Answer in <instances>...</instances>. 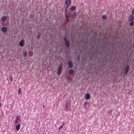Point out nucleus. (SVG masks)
Listing matches in <instances>:
<instances>
[{"label":"nucleus","mask_w":134,"mask_h":134,"mask_svg":"<svg viewBox=\"0 0 134 134\" xmlns=\"http://www.w3.org/2000/svg\"><path fill=\"white\" fill-rule=\"evenodd\" d=\"M64 40L65 43V44L67 48H68L70 46V43L69 41L67 40L65 37L64 38Z\"/></svg>","instance_id":"f257e3e1"},{"label":"nucleus","mask_w":134,"mask_h":134,"mask_svg":"<svg viewBox=\"0 0 134 134\" xmlns=\"http://www.w3.org/2000/svg\"><path fill=\"white\" fill-rule=\"evenodd\" d=\"M62 72V68L60 66H58L57 72V75L59 76L61 74Z\"/></svg>","instance_id":"f03ea898"},{"label":"nucleus","mask_w":134,"mask_h":134,"mask_svg":"<svg viewBox=\"0 0 134 134\" xmlns=\"http://www.w3.org/2000/svg\"><path fill=\"white\" fill-rule=\"evenodd\" d=\"M134 19V17L133 14H131L129 16V19H128V21L129 22V21H133Z\"/></svg>","instance_id":"7ed1b4c3"},{"label":"nucleus","mask_w":134,"mask_h":134,"mask_svg":"<svg viewBox=\"0 0 134 134\" xmlns=\"http://www.w3.org/2000/svg\"><path fill=\"white\" fill-rule=\"evenodd\" d=\"M68 65L70 68H72L73 67V64L72 62L69 61L68 62Z\"/></svg>","instance_id":"20e7f679"},{"label":"nucleus","mask_w":134,"mask_h":134,"mask_svg":"<svg viewBox=\"0 0 134 134\" xmlns=\"http://www.w3.org/2000/svg\"><path fill=\"white\" fill-rule=\"evenodd\" d=\"M75 71L73 69H71L69 71V74L72 76H74L75 73Z\"/></svg>","instance_id":"39448f33"},{"label":"nucleus","mask_w":134,"mask_h":134,"mask_svg":"<svg viewBox=\"0 0 134 134\" xmlns=\"http://www.w3.org/2000/svg\"><path fill=\"white\" fill-rule=\"evenodd\" d=\"M2 31L4 33L6 32L7 30V27L4 26L2 27L1 29Z\"/></svg>","instance_id":"423d86ee"},{"label":"nucleus","mask_w":134,"mask_h":134,"mask_svg":"<svg viewBox=\"0 0 134 134\" xmlns=\"http://www.w3.org/2000/svg\"><path fill=\"white\" fill-rule=\"evenodd\" d=\"M24 40L23 39H22L21 41L19 42V44L20 46L21 47H23L24 45Z\"/></svg>","instance_id":"0eeeda50"},{"label":"nucleus","mask_w":134,"mask_h":134,"mask_svg":"<svg viewBox=\"0 0 134 134\" xmlns=\"http://www.w3.org/2000/svg\"><path fill=\"white\" fill-rule=\"evenodd\" d=\"M66 4L68 6L70 5L71 3V1L70 0H66Z\"/></svg>","instance_id":"6e6552de"},{"label":"nucleus","mask_w":134,"mask_h":134,"mask_svg":"<svg viewBox=\"0 0 134 134\" xmlns=\"http://www.w3.org/2000/svg\"><path fill=\"white\" fill-rule=\"evenodd\" d=\"M7 19V17L4 16L2 17L1 19V21L2 22H4Z\"/></svg>","instance_id":"1a4fd4ad"},{"label":"nucleus","mask_w":134,"mask_h":134,"mask_svg":"<svg viewBox=\"0 0 134 134\" xmlns=\"http://www.w3.org/2000/svg\"><path fill=\"white\" fill-rule=\"evenodd\" d=\"M90 95L89 94H86L85 95V98L87 100L89 99L90 98Z\"/></svg>","instance_id":"9d476101"},{"label":"nucleus","mask_w":134,"mask_h":134,"mask_svg":"<svg viewBox=\"0 0 134 134\" xmlns=\"http://www.w3.org/2000/svg\"><path fill=\"white\" fill-rule=\"evenodd\" d=\"M76 9V7L74 5H73L71 6V7L70 8V9L72 11H74V10Z\"/></svg>","instance_id":"9b49d317"},{"label":"nucleus","mask_w":134,"mask_h":134,"mask_svg":"<svg viewBox=\"0 0 134 134\" xmlns=\"http://www.w3.org/2000/svg\"><path fill=\"white\" fill-rule=\"evenodd\" d=\"M76 14L75 12H74L72 15V18L73 19H74L76 16Z\"/></svg>","instance_id":"f8f14e48"},{"label":"nucleus","mask_w":134,"mask_h":134,"mask_svg":"<svg viewBox=\"0 0 134 134\" xmlns=\"http://www.w3.org/2000/svg\"><path fill=\"white\" fill-rule=\"evenodd\" d=\"M129 22H130L129 23V24L130 25V26H132L134 25V22L133 21H129Z\"/></svg>","instance_id":"ddd939ff"},{"label":"nucleus","mask_w":134,"mask_h":134,"mask_svg":"<svg viewBox=\"0 0 134 134\" xmlns=\"http://www.w3.org/2000/svg\"><path fill=\"white\" fill-rule=\"evenodd\" d=\"M20 125L19 124L16 126V128L17 130L18 131L19 130L20 128Z\"/></svg>","instance_id":"4468645a"},{"label":"nucleus","mask_w":134,"mask_h":134,"mask_svg":"<svg viewBox=\"0 0 134 134\" xmlns=\"http://www.w3.org/2000/svg\"><path fill=\"white\" fill-rule=\"evenodd\" d=\"M102 18L104 20H106L107 19V16L105 15H102Z\"/></svg>","instance_id":"2eb2a0df"},{"label":"nucleus","mask_w":134,"mask_h":134,"mask_svg":"<svg viewBox=\"0 0 134 134\" xmlns=\"http://www.w3.org/2000/svg\"><path fill=\"white\" fill-rule=\"evenodd\" d=\"M106 38L105 37H103L102 38V42H106Z\"/></svg>","instance_id":"dca6fc26"},{"label":"nucleus","mask_w":134,"mask_h":134,"mask_svg":"<svg viewBox=\"0 0 134 134\" xmlns=\"http://www.w3.org/2000/svg\"><path fill=\"white\" fill-rule=\"evenodd\" d=\"M27 54V53L26 51H25V52L23 53V55L24 57H26Z\"/></svg>","instance_id":"f3484780"},{"label":"nucleus","mask_w":134,"mask_h":134,"mask_svg":"<svg viewBox=\"0 0 134 134\" xmlns=\"http://www.w3.org/2000/svg\"><path fill=\"white\" fill-rule=\"evenodd\" d=\"M64 123L63 122V124L61 126H60V127L59 128V130L60 129H62L63 127V125H64Z\"/></svg>","instance_id":"a211bd4d"},{"label":"nucleus","mask_w":134,"mask_h":134,"mask_svg":"<svg viewBox=\"0 0 134 134\" xmlns=\"http://www.w3.org/2000/svg\"><path fill=\"white\" fill-rule=\"evenodd\" d=\"M99 55L100 56V57L99 58H98V60H99V59H100V58H101V59H102V55L101 54H99Z\"/></svg>","instance_id":"6ab92c4d"},{"label":"nucleus","mask_w":134,"mask_h":134,"mask_svg":"<svg viewBox=\"0 0 134 134\" xmlns=\"http://www.w3.org/2000/svg\"><path fill=\"white\" fill-rule=\"evenodd\" d=\"M65 18L66 19L69 18V16L67 14H65Z\"/></svg>","instance_id":"aec40b11"},{"label":"nucleus","mask_w":134,"mask_h":134,"mask_svg":"<svg viewBox=\"0 0 134 134\" xmlns=\"http://www.w3.org/2000/svg\"><path fill=\"white\" fill-rule=\"evenodd\" d=\"M19 120H20V119H19V118L17 116L16 118V121H19Z\"/></svg>","instance_id":"412c9836"},{"label":"nucleus","mask_w":134,"mask_h":134,"mask_svg":"<svg viewBox=\"0 0 134 134\" xmlns=\"http://www.w3.org/2000/svg\"><path fill=\"white\" fill-rule=\"evenodd\" d=\"M65 21L67 22H69L70 20L69 18L66 19Z\"/></svg>","instance_id":"4be33fe9"},{"label":"nucleus","mask_w":134,"mask_h":134,"mask_svg":"<svg viewBox=\"0 0 134 134\" xmlns=\"http://www.w3.org/2000/svg\"><path fill=\"white\" fill-rule=\"evenodd\" d=\"M2 25L3 26H6L7 25V24L6 23L3 22V23Z\"/></svg>","instance_id":"5701e85b"},{"label":"nucleus","mask_w":134,"mask_h":134,"mask_svg":"<svg viewBox=\"0 0 134 134\" xmlns=\"http://www.w3.org/2000/svg\"><path fill=\"white\" fill-rule=\"evenodd\" d=\"M87 103H86V102H85L84 103V105L86 107L87 106Z\"/></svg>","instance_id":"b1692460"},{"label":"nucleus","mask_w":134,"mask_h":134,"mask_svg":"<svg viewBox=\"0 0 134 134\" xmlns=\"http://www.w3.org/2000/svg\"><path fill=\"white\" fill-rule=\"evenodd\" d=\"M127 66H126V75H127V73L129 69H127Z\"/></svg>","instance_id":"393cba45"},{"label":"nucleus","mask_w":134,"mask_h":134,"mask_svg":"<svg viewBox=\"0 0 134 134\" xmlns=\"http://www.w3.org/2000/svg\"><path fill=\"white\" fill-rule=\"evenodd\" d=\"M108 53V51H107V53H105V59H106V57H107V53Z\"/></svg>","instance_id":"a878e982"},{"label":"nucleus","mask_w":134,"mask_h":134,"mask_svg":"<svg viewBox=\"0 0 134 134\" xmlns=\"http://www.w3.org/2000/svg\"><path fill=\"white\" fill-rule=\"evenodd\" d=\"M65 108H66V109H67L68 108V105L66 103V105H65Z\"/></svg>","instance_id":"bb28decb"},{"label":"nucleus","mask_w":134,"mask_h":134,"mask_svg":"<svg viewBox=\"0 0 134 134\" xmlns=\"http://www.w3.org/2000/svg\"><path fill=\"white\" fill-rule=\"evenodd\" d=\"M67 10L66 9H65V14H67Z\"/></svg>","instance_id":"cd10ccee"},{"label":"nucleus","mask_w":134,"mask_h":134,"mask_svg":"<svg viewBox=\"0 0 134 134\" xmlns=\"http://www.w3.org/2000/svg\"><path fill=\"white\" fill-rule=\"evenodd\" d=\"M18 121H17L16 120V121L14 122V124H17V123H18Z\"/></svg>","instance_id":"c85d7f7f"},{"label":"nucleus","mask_w":134,"mask_h":134,"mask_svg":"<svg viewBox=\"0 0 134 134\" xmlns=\"http://www.w3.org/2000/svg\"><path fill=\"white\" fill-rule=\"evenodd\" d=\"M126 66H127V69H129V66L128 65H127V64L126 63Z\"/></svg>","instance_id":"c756f323"},{"label":"nucleus","mask_w":134,"mask_h":134,"mask_svg":"<svg viewBox=\"0 0 134 134\" xmlns=\"http://www.w3.org/2000/svg\"><path fill=\"white\" fill-rule=\"evenodd\" d=\"M99 40H100V39H99V38L98 39V40H97V42H98V43H99V42H100Z\"/></svg>","instance_id":"7c9ffc66"},{"label":"nucleus","mask_w":134,"mask_h":134,"mask_svg":"<svg viewBox=\"0 0 134 134\" xmlns=\"http://www.w3.org/2000/svg\"><path fill=\"white\" fill-rule=\"evenodd\" d=\"M91 54L92 55H93V52H92V51H91V53H89V54L90 55H91Z\"/></svg>","instance_id":"2f4dec72"},{"label":"nucleus","mask_w":134,"mask_h":134,"mask_svg":"<svg viewBox=\"0 0 134 134\" xmlns=\"http://www.w3.org/2000/svg\"><path fill=\"white\" fill-rule=\"evenodd\" d=\"M102 62H103V63H102V65H104V63H103V62H104V61H103V60H102Z\"/></svg>","instance_id":"473e14b6"},{"label":"nucleus","mask_w":134,"mask_h":134,"mask_svg":"<svg viewBox=\"0 0 134 134\" xmlns=\"http://www.w3.org/2000/svg\"><path fill=\"white\" fill-rule=\"evenodd\" d=\"M20 93V89H19V91H18V93L19 94Z\"/></svg>","instance_id":"72a5a7b5"},{"label":"nucleus","mask_w":134,"mask_h":134,"mask_svg":"<svg viewBox=\"0 0 134 134\" xmlns=\"http://www.w3.org/2000/svg\"><path fill=\"white\" fill-rule=\"evenodd\" d=\"M119 54V57H121V56L120 55H121V52H120V53Z\"/></svg>","instance_id":"f704fd0d"},{"label":"nucleus","mask_w":134,"mask_h":134,"mask_svg":"<svg viewBox=\"0 0 134 134\" xmlns=\"http://www.w3.org/2000/svg\"><path fill=\"white\" fill-rule=\"evenodd\" d=\"M111 42L113 44L114 43V42L113 41H112Z\"/></svg>","instance_id":"c9c22d12"},{"label":"nucleus","mask_w":134,"mask_h":134,"mask_svg":"<svg viewBox=\"0 0 134 134\" xmlns=\"http://www.w3.org/2000/svg\"><path fill=\"white\" fill-rule=\"evenodd\" d=\"M95 37L94 36V38L93 39V40H94V41H95L96 42V41H95Z\"/></svg>","instance_id":"e433bc0d"},{"label":"nucleus","mask_w":134,"mask_h":134,"mask_svg":"<svg viewBox=\"0 0 134 134\" xmlns=\"http://www.w3.org/2000/svg\"><path fill=\"white\" fill-rule=\"evenodd\" d=\"M126 56L127 55V51L126 50Z\"/></svg>","instance_id":"4c0bfd02"},{"label":"nucleus","mask_w":134,"mask_h":134,"mask_svg":"<svg viewBox=\"0 0 134 134\" xmlns=\"http://www.w3.org/2000/svg\"><path fill=\"white\" fill-rule=\"evenodd\" d=\"M37 38H38V39H39V36H38Z\"/></svg>","instance_id":"58836bf2"},{"label":"nucleus","mask_w":134,"mask_h":134,"mask_svg":"<svg viewBox=\"0 0 134 134\" xmlns=\"http://www.w3.org/2000/svg\"><path fill=\"white\" fill-rule=\"evenodd\" d=\"M124 72L126 74V69L125 70Z\"/></svg>","instance_id":"ea45409f"},{"label":"nucleus","mask_w":134,"mask_h":134,"mask_svg":"<svg viewBox=\"0 0 134 134\" xmlns=\"http://www.w3.org/2000/svg\"><path fill=\"white\" fill-rule=\"evenodd\" d=\"M10 80H11V82H12V78H11V79H10Z\"/></svg>","instance_id":"a19ab883"},{"label":"nucleus","mask_w":134,"mask_h":134,"mask_svg":"<svg viewBox=\"0 0 134 134\" xmlns=\"http://www.w3.org/2000/svg\"><path fill=\"white\" fill-rule=\"evenodd\" d=\"M133 47H134V42H133Z\"/></svg>","instance_id":"79ce46f5"},{"label":"nucleus","mask_w":134,"mask_h":134,"mask_svg":"<svg viewBox=\"0 0 134 134\" xmlns=\"http://www.w3.org/2000/svg\"><path fill=\"white\" fill-rule=\"evenodd\" d=\"M118 52H119V51H117V53Z\"/></svg>","instance_id":"37998d69"},{"label":"nucleus","mask_w":134,"mask_h":134,"mask_svg":"<svg viewBox=\"0 0 134 134\" xmlns=\"http://www.w3.org/2000/svg\"><path fill=\"white\" fill-rule=\"evenodd\" d=\"M113 46V45H111V46Z\"/></svg>","instance_id":"c03bdc74"},{"label":"nucleus","mask_w":134,"mask_h":134,"mask_svg":"<svg viewBox=\"0 0 134 134\" xmlns=\"http://www.w3.org/2000/svg\"><path fill=\"white\" fill-rule=\"evenodd\" d=\"M127 57L126 56V58H127ZM127 61V59H126V62Z\"/></svg>","instance_id":"a18cd8bd"},{"label":"nucleus","mask_w":134,"mask_h":134,"mask_svg":"<svg viewBox=\"0 0 134 134\" xmlns=\"http://www.w3.org/2000/svg\"><path fill=\"white\" fill-rule=\"evenodd\" d=\"M117 57H116V59H117Z\"/></svg>","instance_id":"49530a36"},{"label":"nucleus","mask_w":134,"mask_h":134,"mask_svg":"<svg viewBox=\"0 0 134 134\" xmlns=\"http://www.w3.org/2000/svg\"><path fill=\"white\" fill-rule=\"evenodd\" d=\"M95 43V44H96V43Z\"/></svg>","instance_id":"de8ad7c7"},{"label":"nucleus","mask_w":134,"mask_h":134,"mask_svg":"<svg viewBox=\"0 0 134 134\" xmlns=\"http://www.w3.org/2000/svg\"><path fill=\"white\" fill-rule=\"evenodd\" d=\"M127 46V44H126V47Z\"/></svg>","instance_id":"09e8293b"},{"label":"nucleus","mask_w":134,"mask_h":134,"mask_svg":"<svg viewBox=\"0 0 134 134\" xmlns=\"http://www.w3.org/2000/svg\"><path fill=\"white\" fill-rule=\"evenodd\" d=\"M116 55H117V53H116Z\"/></svg>","instance_id":"8fccbe9b"}]
</instances>
